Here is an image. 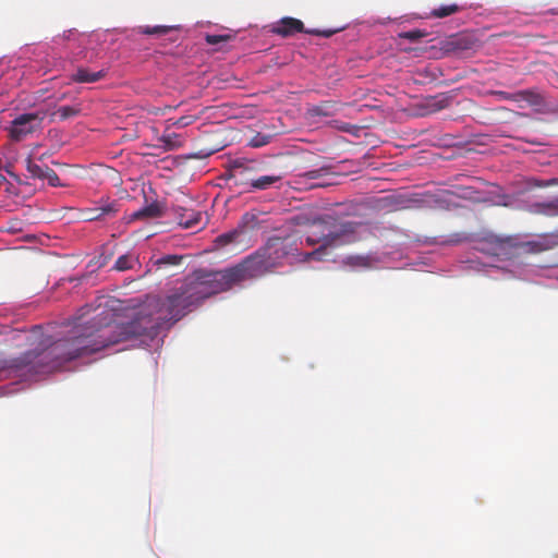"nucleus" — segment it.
<instances>
[{"mask_svg": "<svg viewBox=\"0 0 558 558\" xmlns=\"http://www.w3.org/2000/svg\"><path fill=\"white\" fill-rule=\"evenodd\" d=\"M192 287L186 280L174 293L165 300L149 296L141 304L132 320L125 324L111 322L109 311L84 306L66 325L71 328L64 338L56 339L47 351L50 353L56 368L64 363L82 356H88L110 345L121 342L137 341L140 344L149 343L160 333L161 328L169 322L182 318L192 306L199 304Z\"/></svg>", "mask_w": 558, "mask_h": 558, "instance_id": "1", "label": "nucleus"}, {"mask_svg": "<svg viewBox=\"0 0 558 558\" xmlns=\"http://www.w3.org/2000/svg\"><path fill=\"white\" fill-rule=\"evenodd\" d=\"M9 341L17 348L29 347L31 349L20 357L4 361L0 366V380L11 377L33 376L36 374L49 373L56 368L50 353L47 351L52 343V338L46 336L40 325L34 326L31 330H12L9 333Z\"/></svg>", "mask_w": 558, "mask_h": 558, "instance_id": "2", "label": "nucleus"}, {"mask_svg": "<svg viewBox=\"0 0 558 558\" xmlns=\"http://www.w3.org/2000/svg\"><path fill=\"white\" fill-rule=\"evenodd\" d=\"M357 223L340 221L336 217L326 215L314 220L305 242L310 246L318 244V247L308 253H301L302 262L311 259L322 260L327 250L350 242L353 239Z\"/></svg>", "mask_w": 558, "mask_h": 558, "instance_id": "3", "label": "nucleus"}, {"mask_svg": "<svg viewBox=\"0 0 558 558\" xmlns=\"http://www.w3.org/2000/svg\"><path fill=\"white\" fill-rule=\"evenodd\" d=\"M187 281L199 303L240 283L232 267L218 271L197 269Z\"/></svg>", "mask_w": 558, "mask_h": 558, "instance_id": "4", "label": "nucleus"}, {"mask_svg": "<svg viewBox=\"0 0 558 558\" xmlns=\"http://www.w3.org/2000/svg\"><path fill=\"white\" fill-rule=\"evenodd\" d=\"M258 250L260 254H263L262 257L266 259L272 271L282 267L284 260L290 256L299 257L302 260L298 240L293 236H272Z\"/></svg>", "mask_w": 558, "mask_h": 558, "instance_id": "5", "label": "nucleus"}, {"mask_svg": "<svg viewBox=\"0 0 558 558\" xmlns=\"http://www.w3.org/2000/svg\"><path fill=\"white\" fill-rule=\"evenodd\" d=\"M255 169L254 162L248 161L244 165L241 161H234L232 178L235 180V184L244 185V192L264 191L268 190L274 184L282 180V174H267L257 178L247 177V172Z\"/></svg>", "mask_w": 558, "mask_h": 558, "instance_id": "6", "label": "nucleus"}, {"mask_svg": "<svg viewBox=\"0 0 558 558\" xmlns=\"http://www.w3.org/2000/svg\"><path fill=\"white\" fill-rule=\"evenodd\" d=\"M259 250L245 257L241 263L233 266L239 282L260 278L267 274L274 272L267 264L266 259L262 257Z\"/></svg>", "mask_w": 558, "mask_h": 558, "instance_id": "7", "label": "nucleus"}, {"mask_svg": "<svg viewBox=\"0 0 558 558\" xmlns=\"http://www.w3.org/2000/svg\"><path fill=\"white\" fill-rule=\"evenodd\" d=\"M272 32L282 37H289L296 33H306L315 36L330 37L338 32V29H305L301 20L294 17H283L272 27Z\"/></svg>", "mask_w": 558, "mask_h": 558, "instance_id": "8", "label": "nucleus"}, {"mask_svg": "<svg viewBox=\"0 0 558 558\" xmlns=\"http://www.w3.org/2000/svg\"><path fill=\"white\" fill-rule=\"evenodd\" d=\"M43 117L39 113H23L16 117L9 129L10 137L16 142L24 140L40 126Z\"/></svg>", "mask_w": 558, "mask_h": 558, "instance_id": "9", "label": "nucleus"}, {"mask_svg": "<svg viewBox=\"0 0 558 558\" xmlns=\"http://www.w3.org/2000/svg\"><path fill=\"white\" fill-rule=\"evenodd\" d=\"M175 219L184 229L203 228V213L194 209L178 208L175 209Z\"/></svg>", "mask_w": 558, "mask_h": 558, "instance_id": "10", "label": "nucleus"}, {"mask_svg": "<svg viewBox=\"0 0 558 558\" xmlns=\"http://www.w3.org/2000/svg\"><path fill=\"white\" fill-rule=\"evenodd\" d=\"M497 95L506 100H512L517 102L525 101L533 106L539 105L543 100L542 96L533 89H524L513 94L507 92H498Z\"/></svg>", "mask_w": 558, "mask_h": 558, "instance_id": "11", "label": "nucleus"}, {"mask_svg": "<svg viewBox=\"0 0 558 558\" xmlns=\"http://www.w3.org/2000/svg\"><path fill=\"white\" fill-rule=\"evenodd\" d=\"M453 100V96L449 93H440L426 99V108L429 112H437L448 108Z\"/></svg>", "mask_w": 558, "mask_h": 558, "instance_id": "12", "label": "nucleus"}, {"mask_svg": "<svg viewBox=\"0 0 558 558\" xmlns=\"http://www.w3.org/2000/svg\"><path fill=\"white\" fill-rule=\"evenodd\" d=\"M106 76V71L100 70L97 72H90L87 69L80 68L72 74L71 80L77 83H94L98 82Z\"/></svg>", "mask_w": 558, "mask_h": 558, "instance_id": "13", "label": "nucleus"}, {"mask_svg": "<svg viewBox=\"0 0 558 558\" xmlns=\"http://www.w3.org/2000/svg\"><path fill=\"white\" fill-rule=\"evenodd\" d=\"M99 211L97 216H88L89 221L106 219L107 217H113L119 211L118 201H112L102 204L99 207L90 208V213Z\"/></svg>", "mask_w": 558, "mask_h": 558, "instance_id": "14", "label": "nucleus"}, {"mask_svg": "<svg viewBox=\"0 0 558 558\" xmlns=\"http://www.w3.org/2000/svg\"><path fill=\"white\" fill-rule=\"evenodd\" d=\"M475 43L476 39L472 35L459 34L450 39L449 46L452 50L464 51L473 49Z\"/></svg>", "mask_w": 558, "mask_h": 558, "instance_id": "15", "label": "nucleus"}, {"mask_svg": "<svg viewBox=\"0 0 558 558\" xmlns=\"http://www.w3.org/2000/svg\"><path fill=\"white\" fill-rule=\"evenodd\" d=\"M531 211L549 217L558 216V197L549 202H537L532 204Z\"/></svg>", "mask_w": 558, "mask_h": 558, "instance_id": "16", "label": "nucleus"}, {"mask_svg": "<svg viewBox=\"0 0 558 558\" xmlns=\"http://www.w3.org/2000/svg\"><path fill=\"white\" fill-rule=\"evenodd\" d=\"M81 111L82 109L80 105L61 106L52 112L51 117L58 118L60 121H65L68 119L78 116Z\"/></svg>", "mask_w": 558, "mask_h": 558, "instance_id": "17", "label": "nucleus"}, {"mask_svg": "<svg viewBox=\"0 0 558 558\" xmlns=\"http://www.w3.org/2000/svg\"><path fill=\"white\" fill-rule=\"evenodd\" d=\"M462 9H463L462 7H460L456 3L444 4V5H440L439 8L432 10L429 16L435 17V19H444V17H447L449 15L460 12Z\"/></svg>", "mask_w": 558, "mask_h": 558, "instance_id": "18", "label": "nucleus"}, {"mask_svg": "<svg viewBox=\"0 0 558 558\" xmlns=\"http://www.w3.org/2000/svg\"><path fill=\"white\" fill-rule=\"evenodd\" d=\"M161 216V208L157 203H153L133 214L134 219L158 218Z\"/></svg>", "mask_w": 558, "mask_h": 558, "instance_id": "19", "label": "nucleus"}, {"mask_svg": "<svg viewBox=\"0 0 558 558\" xmlns=\"http://www.w3.org/2000/svg\"><path fill=\"white\" fill-rule=\"evenodd\" d=\"M136 264H138L137 257H134L130 254H125V255L120 256L116 260L113 269H116L118 271H124V270L133 269Z\"/></svg>", "mask_w": 558, "mask_h": 558, "instance_id": "20", "label": "nucleus"}, {"mask_svg": "<svg viewBox=\"0 0 558 558\" xmlns=\"http://www.w3.org/2000/svg\"><path fill=\"white\" fill-rule=\"evenodd\" d=\"M333 108V104L326 101L310 108L308 113L313 117H329L332 114Z\"/></svg>", "mask_w": 558, "mask_h": 558, "instance_id": "21", "label": "nucleus"}, {"mask_svg": "<svg viewBox=\"0 0 558 558\" xmlns=\"http://www.w3.org/2000/svg\"><path fill=\"white\" fill-rule=\"evenodd\" d=\"M159 141L163 143L166 150H173L182 146L180 136L175 133L163 134Z\"/></svg>", "mask_w": 558, "mask_h": 558, "instance_id": "22", "label": "nucleus"}, {"mask_svg": "<svg viewBox=\"0 0 558 558\" xmlns=\"http://www.w3.org/2000/svg\"><path fill=\"white\" fill-rule=\"evenodd\" d=\"M26 169L33 179H44L45 169H48V166H40L33 161L31 157L26 159Z\"/></svg>", "mask_w": 558, "mask_h": 558, "instance_id": "23", "label": "nucleus"}, {"mask_svg": "<svg viewBox=\"0 0 558 558\" xmlns=\"http://www.w3.org/2000/svg\"><path fill=\"white\" fill-rule=\"evenodd\" d=\"M331 173L330 166H323L318 169L310 170L301 174L300 177L305 180H318Z\"/></svg>", "mask_w": 558, "mask_h": 558, "instance_id": "24", "label": "nucleus"}, {"mask_svg": "<svg viewBox=\"0 0 558 558\" xmlns=\"http://www.w3.org/2000/svg\"><path fill=\"white\" fill-rule=\"evenodd\" d=\"M140 33L144 35H166L173 29L172 26L157 25V26H141Z\"/></svg>", "mask_w": 558, "mask_h": 558, "instance_id": "25", "label": "nucleus"}, {"mask_svg": "<svg viewBox=\"0 0 558 558\" xmlns=\"http://www.w3.org/2000/svg\"><path fill=\"white\" fill-rule=\"evenodd\" d=\"M272 138L274 134L258 132L250 140L248 144L252 147H263L268 145Z\"/></svg>", "mask_w": 558, "mask_h": 558, "instance_id": "26", "label": "nucleus"}, {"mask_svg": "<svg viewBox=\"0 0 558 558\" xmlns=\"http://www.w3.org/2000/svg\"><path fill=\"white\" fill-rule=\"evenodd\" d=\"M240 234H241V232L238 230H233V231L220 234L219 236H217L216 243L219 246H226L230 243L235 242L236 239L240 236Z\"/></svg>", "mask_w": 558, "mask_h": 558, "instance_id": "27", "label": "nucleus"}, {"mask_svg": "<svg viewBox=\"0 0 558 558\" xmlns=\"http://www.w3.org/2000/svg\"><path fill=\"white\" fill-rule=\"evenodd\" d=\"M347 264L354 267L367 268L369 267V258L366 256H349Z\"/></svg>", "mask_w": 558, "mask_h": 558, "instance_id": "28", "label": "nucleus"}, {"mask_svg": "<svg viewBox=\"0 0 558 558\" xmlns=\"http://www.w3.org/2000/svg\"><path fill=\"white\" fill-rule=\"evenodd\" d=\"M47 180L49 185L51 186H59L60 185V179L54 170L48 167V169H45L44 179Z\"/></svg>", "mask_w": 558, "mask_h": 558, "instance_id": "29", "label": "nucleus"}, {"mask_svg": "<svg viewBox=\"0 0 558 558\" xmlns=\"http://www.w3.org/2000/svg\"><path fill=\"white\" fill-rule=\"evenodd\" d=\"M232 38L231 35H206V43L208 45H218L220 43L229 41Z\"/></svg>", "mask_w": 558, "mask_h": 558, "instance_id": "30", "label": "nucleus"}, {"mask_svg": "<svg viewBox=\"0 0 558 558\" xmlns=\"http://www.w3.org/2000/svg\"><path fill=\"white\" fill-rule=\"evenodd\" d=\"M425 36V33L418 29H413L405 32L401 35L402 38L409 39L411 41H416Z\"/></svg>", "mask_w": 558, "mask_h": 558, "instance_id": "31", "label": "nucleus"}, {"mask_svg": "<svg viewBox=\"0 0 558 558\" xmlns=\"http://www.w3.org/2000/svg\"><path fill=\"white\" fill-rule=\"evenodd\" d=\"M182 257L178 255H166L159 259V264L178 265Z\"/></svg>", "mask_w": 558, "mask_h": 558, "instance_id": "32", "label": "nucleus"}, {"mask_svg": "<svg viewBox=\"0 0 558 558\" xmlns=\"http://www.w3.org/2000/svg\"><path fill=\"white\" fill-rule=\"evenodd\" d=\"M195 119L192 116H184L179 118L173 124L178 128H185L190 125Z\"/></svg>", "mask_w": 558, "mask_h": 558, "instance_id": "33", "label": "nucleus"}, {"mask_svg": "<svg viewBox=\"0 0 558 558\" xmlns=\"http://www.w3.org/2000/svg\"><path fill=\"white\" fill-rule=\"evenodd\" d=\"M98 213H99V211L90 213V209H87V210H86V215H85V216H86V219L88 220V216H97V214H98Z\"/></svg>", "mask_w": 558, "mask_h": 558, "instance_id": "34", "label": "nucleus"}, {"mask_svg": "<svg viewBox=\"0 0 558 558\" xmlns=\"http://www.w3.org/2000/svg\"><path fill=\"white\" fill-rule=\"evenodd\" d=\"M3 169V163H2V159L0 158V170ZM4 170L10 173V170L8 167H4Z\"/></svg>", "mask_w": 558, "mask_h": 558, "instance_id": "35", "label": "nucleus"}, {"mask_svg": "<svg viewBox=\"0 0 558 558\" xmlns=\"http://www.w3.org/2000/svg\"><path fill=\"white\" fill-rule=\"evenodd\" d=\"M554 245H558V241H553L550 245L546 246V248L553 247Z\"/></svg>", "mask_w": 558, "mask_h": 558, "instance_id": "36", "label": "nucleus"}]
</instances>
